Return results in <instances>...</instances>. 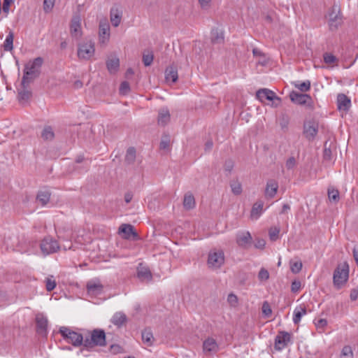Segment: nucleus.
I'll return each instance as SVG.
<instances>
[{
    "label": "nucleus",
    "mask_w": 358,
    "mask_h": 358,
    "mask_svg": "<svg viewBox=\"0 0 358 358\" xmlns=\"http://www.w3.org/2000/svg\"><path fill=\"white\" fill-rule=\"evenodd\" d=\"M230 187L234 194L240 195L242 193V185L238 180H231Z\"/></svg>",
    "instance_id": "36"
},
{
    "label": "nucleus",
    "mask_w": 358,
    "mask_h": 358,
    "mask_svg": "<svg viewBox=\"0 0 358 358\" xmlns=\"http://www.w3.org/2000/svg\"><path fill=\"white\" fill-rule=\"evenodd\" d=\"M178 69L174 65H171L166 69L165 79L167 82L176 83L178 80Z\"/></svg>",
    "instance_id": "23"
},
{
    "label": "nucleus",
    "mask_w": 358,
    "mask_h": 358,
    "mask_svg": "<svg viewBox=\"0 0 358 358\" xmlns=\"http://www.w3.org/2000/svg\"><path fill=\"white\" fill-rule=\"evenodd\" d=\"M59 333L68 343L71 344L73 346H84L85 334L83 335V334L73 331L67 327H61L59 329Z\"/></svg>",
    "instance_id": "3"
},
{
    "label": "nucleus",
    "mask_w": 358,
    "mask_h": 358,
    "mask_svg": "<svg viewBox=\"0 0 358 358\" xmlns=\"http://www.w3.org/2000/svg\"><path fill=\"white\" fill-rule=\"evenodd\" d=\"M106 67L110 73H115L120 67V60L117 57H111L106 61Z\"/></svg>",
    "instance_id": "24"
},
{
    "label": "nucleus",
    "mask_w": 358,
    "mask_h": 358,
    "mask_svg": "<svg viewBox=\"0 0 358 358\" xmlns=\"http://www.w3.org/2000/svg\"><path fill=\"white\" fill-rule=\"evenodd\" d=\"M234 167V162L231 159H227L224 163V170L227 173V176H229L232 171Z\"/></svg>",
    "instance_id": "41"
},
{
    "label": "nucleus",
    "mask_w": 358,
    "mask_h": 358,
    "mask_svg": "<svg viewBox=\"0 0 358 358\" xmlns=\"http://www.w3.org/2000/svg\"><path fill=\"white\" fill-rule=\"evenodd\" d=\"M302 268V263L301 261L295 262L292 263L291 262V271L294 273H298L301 271Z\"/></svg>",
    "instance_id": "48"
},
{
    "label": "nucleus",
    "mask_w": 358,
    "mask_h": 358,
    "mask_svg": "<svg viewBox=\"0 0 358 358\" xmlns=\"http://www.w3.org/2000/svg\"><path fill=\"white\" fill-rule=\"evenodd\" d=\"M328 196L330 201L338 202L339 200V192L337 189H329Z\"/></svg>",
    "instance_id": "43"
},
{
    "label": "nucleus",
    "mask_w": 358,
    "mask_h": 358,
    "mask_svg": "<svg viewBox=\"0 0 358 358\" xmlns=\"http://www.w3.org/2000/svg\"><path fill=\"white\" fill-rule=\"evenodd\" d=\"M264 202L262 201H257L255 202L252 208L250 217L252 219L257 220L261 215L263 210Z\"/></svg>",
    "instance_id": "27"
},
{
    "label": "nucleus",
    "mask_w": 358,
    "mask_h": 358,
    "mask_svg": "<svg viewBox=\"0 0 358 358\" xmlns=\"http://www.w3.org/2000/svg\"><path fill=\"white\" fill-rule=\"evenodd\" d=\"M36 324L37 334L41 336H46L48 324L47 317L42 314H38L36 317Z\"/></svg>",
    "instance_id": "14"
},
{
    "label": "nucleus",
    "mask_w": 358,
    "mask_h": 358,
    "mask_svg": "<svg viewBox=\"0 0 358 358\" xmlns=\"http://www.w3.org/2000/svg\"><path fill=\"white\" fill-rule=\"evenodd\" d=\"M303 134L309 141L313 140L317 134V127L313 122H308L303 125Z\"/></svg>",
    "instance_id": "17"
},
{
    "label": "nucleus",
    "mask_w": 358,
    "mask_h": 358,
    "mask_svg": "<svg viewBox=\"0 0 358 358\" xmlns=\"http://www.w3.org/2000/svg\"><path fill=\"white\" fill-rule=\"evenodd\" d=\"M224 262V255L222 250L210 251L208 254V264L213 268H220Z\"/></svg>",
    "instance_id": "8"
},
{
    "label": "nucleus",
    "mask_w": 358,
    "mask_h": 358,
    "mask_svg": "<svg viewBox=\"0 0 358 358\" xmlns=\"http://www.w3.org/2000/svg\"><path fill=\"white\" fill-rule=\"evenodd\" d=\"M55 0H44L43 1V10L45 13L50 12L54 5H55Z\"/></svg>",
    "instance_id": "47"
},
{
    "label": "nucleus",
    "mask_w": 358,
    "mask_h": 358,
    "mask_svg": "<svg viewBox=\"0 0 358 358\" xmlns=\"http://www.w3.org/2000/svg\"><path fill=\"white\" fill-rule=\"evenodd\" d=\"M307 313V310L305 306H299L296 307L294 310L293 322L295 324H297L301 321L303 315Z\"/></svg>",
    "instance_id": "29"
},
{
    "label": "nucleus",
    "mask_w": 358,
    "mask_h": 358,
    "mask_svg": "<svg viewBox=\"0 0 358 358\" xmlns=\"http://www.w3.org/2000/svg\"><path fill=\"white\" fill-rule=\"evenodd\" d=\"M256 97L262 103H266V101H280V99L276 96L274 92L266 88L257 90L256 92Z\"/></svg>",
    "instance_id": "9"
},
{
    "label": "nucleus",
    "mask_w": 358,
    "mask_h": 358,
    "mask_svg": "<svg viewBox=\"0 0 358 358\" xmlns=\"http://www.w3.org/2000/svg\"><path fill=\"white\" fill-rule=\"evenodd\" d=\"M94 43L88 41L78 45L77 55L79 59L88 60L94 55Z\"/></svg>",
    "instance_id": "6"
},
{
    "label": "nucleus",
    "mask_w": 358,
    "mask_h": 358,
    "mask_svg": "<svg viewBox=\"0 0 358 358\" xmlns=\"http://www.w3.org/2000/svg\"><path fill=\"white\" fill-rule=\"evenodd\" d=\"M324 61L327 64H333L336 61V57L332 54L324 53Z\"/></svg>",
    "instance_id": "53"
},
{
    "label": "nucleus",
    "mask_w": 358,
    "mask_h": 358,
    "mask_svg": "<svg viewBox=\"0 0 358 358\" xmlns=\"http://www.w3.org/2000/svg\"><path fill=\"white\" fill-rule=\"evenodd\" d=\"M262 309L263 314L266 317H269L271 315V313H272V310H271V306H270L269 303L267 301H264L263 303Z\"/></svg>",
    "instance_id": "50"
},
{
    "label": "nucleus",
    "mask_w": 358,
    "mask_h": 358,
    "mask_svg": "<svg viewBox=\"0 0 358 358\" xmlns=\"http://www.w3.org/2000/svg\"><path fill=\"white\" fill-rule=\"evenodd\" d=\"M291 335L286 331H280L275 338V349L276 350H282L290 341Z\"/></svg>",
    "instance_id": "12"
},
{
    "label": "nucleus",
    "mask_w": 358,
    "mask_h": 358,
    "mask_svg": "<svg viewBox=\"0 0 358 358\" xmlns=\"http://www.w3.org/2000/svg\"><path fill=\"white\" fill-rule=\"evenodd\" d=\"M70 33L71 36L76 39H79L82 36L81 19L78 15H74L71 19L70 24Z\"/></svg>",
    "instance_id": "11"
},
{
    "label": "nucleus",
    "mask_w": 358,
    "mask_h": 358,
    "mask_svg": "<svg viewBox=\"0 0 358 358\" xmlns=\"http://www.w3.org/2000/svg\"><path fill=\"white\" fill-rule=\"evenodd\" d=\"M142 340L144 343H146L148 346L152 345V341L154 339L152 333L149 329H145L142 331Z\"/></svg>",
    "instance_id": "37"
},
{
    "label": "nucleus",
    "mask_w": 358,
    "mask_h": 358,
    "mask_svg": "<svg viewBox=\"0 0 358 358\" xmlns=\"http://www.w3.org/2000/svg\"><path fill=\"white\" fill-rule=\"evenodd\" d=\"M40 248L44 255H48L57 252L59 249V243L52 237H45L41 244Z\"/></svg>",
    "instance_id": "7"
},
{
    "label": "nucleus",
    "mask_w": 358,
    "mask_h": 358,
    "mask_svg": "<svg viewBox=\"0 0 358 358\" xmlns=\"http://www.w3.org/2000/svg\"><path fill=\"white\" fill-rule=\"evenodd\" d=\"M56 281L52 275L45 279V287L48 292L53 290L56 287Z\"/></svg>",
    "instance_id": "40"
},
{
    "label": "nucleus",
    "mask_w": 358,
    "mask_h": 358,
    "mask_svg": "<svg viewBox=\"0 0 358 358\" xmlns=\"http://www.w3.org/2000/svg\"><path fill=\"white\" fill-rule=\"evenodd\" d=\"M119 233L124 234L125 238H129L131 235L137 236V234L134 230V227L129 224H121L119 228Z\"/></svg>",
    "instance_id": "28"
},
{
    "label": "nucleus",
    "mask_w": 358,
    "mask_h": 358,
    "mask_svg": "<svg viewBox=\"0 0 358 358\" xmlns=\"http://www.w3.org/2000/svg\"><path fill=\"white\" fill-rule=\"evenodd\" d=\"M354 354L351 346L345 345L341 352V358H353Z\"/></svg>",
    "instance_id": "39"
},
{
    "label": "nucleus",
    "mask_w": 358,
    "mask_h": 358,
    "mask_svg": "<svg viewBox=\"0 0 358 358\" xmlns=\"http://www.w3.org/2000/svg\"><path fill=\"white\" fill-rule=\"evenodd\" d=\"M210 41L214 45L222 44L224 41V31L219 28H213L210 31Z\"/></svg>",
    "instance_id": "19"
},
{
    "label": "nucleus",
    "mask_w": 358,
    "mask_h": 358,
    "mask_svg": "<svg viewBox=\"0 0 358 358\" xmlns=\"http://www.w3.org/2000/svg\"><path fill=\"white\" fill-rule=\"evenodd\" d=\"M126 315L121 312L116 313L111 319L112 323L117 327L122 326L126 322Z\"/></svg>",
    "instance_id": "32"
},
{
    "label": "nucleus",
    "mask_w": 358,
    "mask_h": 358,
    "mask_svg": "<svg viewBox=\"0 0 358 358\" xmlns=\"http://www.w3.org/2000/svg\"><path fill=\"white\" fill-rule=\"evenodd\" d=\"M183 206L187 210H190L195 207V199L192 193L187 192L185 194Z\"/></svg>",
    "instance_id": "31"
},
{
    "label": "nucleus",
    "mask_w": 358,
    "mask_h": 358,
    "mask_svg": "<svg viewBox=\"0 0 358 358\" xmlns=\"http://www.w3.org/2000/svg\"><path fill=\"white\" fill-rule=\"evenodd\" d=\"M43 63V59L38 57L25 64L21 82L22 85L30 83L34 79L39 76Z\"/></svg>",
    "instance_id": "1"
},
{
    "label": "nucleus",
    "mask_w": 358,
    "mask_h": 358,
    "mask_svg": "<svg viewBox=\"0 0 358 358\" xmlns=\"http://www.w3.org/2000/svg\"><path fill=\"white\" fill-rule=\"evenodd\" d=\"M337 106L339 110L348 112L351 106V100L344 94H338L337 96Z\"/></svg>",
    "instance_id": "15"
},
{
    "label": "nucleus",
    "mask_w": 358,
    "mask_h": 358,
    "mask_svg": "<svg viewBox=\"0 0 358 358\" xmlns=\"http://www.w3.org/2000/svg\"><path fill=\"white\" fill-rule=\"evenodd\" d=\"M252 238L249 231H240L236 234V242L242 248H248L252 243Z\"/></svg>",
    "instance_id": "13"
},
{
    "label": "nucleus",
    "mask_w": 358,
    "mask_h": 358,
    "mask_svg": "<svg viewBox=\"0 0 358 358\" xmlns=\"http://www.w3.org/2000/svg\"><path fill=\"white\" fill-rule=\"evenodd\" d=\"M14 1L15 0H3L1 9L5 17L8 16L10 11V6L14 3Z\"/></svg>",
    "instance_id": "44"
},
{
    "label": "nucleus",
    "mask_w": 358,
    "mask_h": 358,
    "mask_svg": "<svg viewBox=\"0 0 358 358\" xmlns=\"http://www.w3.org/2000/svg\"><path fill=\"white\" fill-rule=\"evenodd\" d=\"M13 32L10 31L3 44V50L5 51H11L13 49Z\"/></svg>",
    "instance_id": "35"
},
{
    "label": "nucleus",
    "mask_w": 358,
    "mask_h": 358,
    "mask_svg": "<svg viewBox=\"0 0 358 358\" xmlns=\"http://www.w3.org/2000/svg\"><path fill=\"white\" fill-rule=\"evenodd\" d=\"M137 277L141 281L150 282L152 280V275L150 269L142 266L141 264L137 268Z\"/></svg>",
    "instance_id": "22"
},
{
    "label": "nucleus",
    "mask_w": 358,
    "mask_h": 358,
    "mask_svg": "<svg viewBox=\"0 0 358 358\" xmlns=\"http://www.w3.org/2000/svg\"><path fill=\"white\" fill-rule=\"evenodd\" d=\"M203 348L205 352H215L218 350V345L214 338H208L204 341L203 343Z\"/></svg>",
    "instance_id": "25"
},
{
    "label": "nucleus",
    "mask_w": 358,
    "mask_h": 358,
    "mask_svg": "<svg viewBox=\"0 0 358 358\" xmlns=\"http://www.w3.org/2000/svg\"><path fill=\"white\" fill-rule=\"evenodd\" d=\"M278 189V183L273 179H270L266 182L265 194L268 198H273Z\"/></svg>",
    "instance_id": "20"
},
{
    "label": "nucleus",
    "mask_w": 358,
    "mask_h": 358,
    "mask_svg": "<svg viewBox=\"0 0 358 358\" xmlns=\"http://www.w3.org/2000/svg\"><path fill=\"white\" fill-rule=\"evenodd\" d=\"M170 145V141L168 136L163 138L160 142V148L163 150L168 149Z\"/></svg>",
    "instance_id": "56"
},
{
    "label": "nucleus",
    "mask_w": 358,
    "mask_h": 358,
    "mask_svg": "<svg viewBox=\"0 0 358 358\" xmlns=\"http://www.w3.org/2000/svg\"><path fill=\"white\" fill-rule=\"evenodd\" d=\"M153 59L154 56L152 53L143 54V62L145 66H150L153 62Z\"/></svg>",
    "instance_id": "46"
},
{
    "label": "nucleus",
    "mask_w": 358,
    "mask_h": 358,
    "mask_svg": "<svg viewBox=\"0 0 358 358\" xmlns=\"http://www.w3.org/2000/svg\"><path fill=\"white\" fill-rule=\"evenodd\" d=\"M291 101L299 105H306L311 106L312 98L307 94H301L295 91H292L289 94Z\"/></svg>",
    "instance_id": "10"
},
{
    "label": "nucleus",
    "mask_w": 358,
    "mask_h": 358,
    "mask_svg": "<svg viewBox=\"0 0 358 358\" xmlns=\"http://www.w3.org/2000/svg\"><path fill=\"white\" fill-rule=\"evenodd\" d=\"M86 287L87 292L94 295L100 294L103 289V286L99 280H90L87 283Z\"/></svg>",
    "instance_id": "16"
},
{
    "label": "nucleus",
    "mask_w": 358,
    "mask_h": 358,
    "mask_svg": "<svg viewBox=\"0 0 358 358\" xmlns=\"http://www.w3.org/2000/svg\"><path fill=\"white\" fill-rule=\"evenodd\" d=\"M289 117L285 114H282L280 118V126L281 127V128L282 129L287 128V125L289 124Z\"/></svg>",
    "instance_id": "52"
},
{
    "label": "nucleus",
    "mask_w": 358,
    "mask_h": 358,
    "mask_svg": "<svg viewBox=\"0 0 358 358\" xmlns=\"http://www.w3.org/2000/svg\"><path fill=\"white\" fill-rule=\"evenodd\" d=\"M211 0H199L202 8H207L209 6Z\"/></svg>",
    "instance_id": "62"
},
{
    "label": "nucleus",
    "mask_w": 358,
    "mask_h": 358,
    "mask_svg": "<svg viewBox=\"0 0 358 358\" xmlns=\"http://www.w3.org/2000/svg\"><path fill=\"white\" fill-rule=\"evenodd\" d=\"M133 198V194L131 192H127L124 194V201L127 203H129Z\"/></svg>",
    "instance_id": "64"
},
{
    "label": "nucleus",
    "mask_w": 358,
    "mask_h": 358,
    "mask_svg": "<svg viewBox=\"0 0 358 358\" xmlns=\"http://www.w3.org/2000/svg\"><path fill=\"white\" fill-rule=\"evenodd\" d=\"M349 278V265L347 262H343L337 266L334 272L333 280L334 285L341 288L348 280Z\"/></svg>",
    "instance_id": "5"
},
{
    "label": "nucleus",
    "mask_w": 358,
    "mask_h": 358,
    "mask_svg": "<svg viewBox=\"0 0 358 358\" xmlns=\"http://www.w3.org/2000/svg\"><path fill=\"white\" fill-rule=\"evenodd\" d=\"M294 86L302 92H306L310 88V82L309 80H306L299 84L295 83Z\"/></svg>",
    "instance_id": "42"
},
{
    "label": "nucleus",
    "mask_w": 358,
    "mask_h": 358,
    "mask_svg": "<svg viewBox=\"0 0 358 358\" xmlns=\"http://www.w3.org/2000/svg\"><path fill=\"white\" fill-rule=\"evenodd\" d=\"M258 278L260 280H266L269 278L268 271L265 268H261L259 272Z\"/></svg>",
    "instance_id": "55"
},
{
    "label": "nucleus",
    "mask_w": 358,
    "mask_h": 358,
    "mask_svg": "<svg viewBox=\"0 0 358 358\" xmlns=\"http://www.w3.org/2000/svg\"><path fill=\"white\" fill-rule=\"evenodd\" d=\"M331 150L330 148H327V142L324 143V149L323 152V158L324 160L329 161L331 159Z\"/></svg>",
    "instance_id": "49"
},
{
    "label": "nucleus",
    "mask_w": 358,
    "mask_h": 358,
    "mask_svg": "<svg viewBox=\"0 0 358 358\" xmlns=\"http://www.w3.org/2000/svg\"><path fill=\"white\" fill-rule=\"evenodd\" d=\"M130 90L129 84L127 81H124L120 84V93L121 94H127Z\"/></svg>",
    "instance_id": "51"
},
{
    "label": "nucleus",
    "mask_w": 358,
    "mask_h": 358,
    "mask_svg": "<svg viewBox=\"0 0 358 358\" xmlns=\"http://www.w3.org/2000/svg\"><path fill=\"white\" fill-rule=\"evenodd\" d=\"M350 299L352 301H355L358 298V289L354 288L351 289L350 294Z\"/></svg>",
    "instance_id": "61"
},
{
    "label": "nucleus",
    "mask_w": 358,
    "mask_h": 358,
    "mask_svg": "<svg viewBox=\"0 0 358 358\" xmlns=\"http://www.w3.org/2000/svg\"><path fill=\"white\" fill-rule=\"evenodd\" d=\"M41 136L44 140L51 141L54 138L55 134L50 127H45L43 130Z\"/></svg>",
    "instance_id": "38"
},
{
    "label": "nucleus",
    "mask_w": 358,
    "mask_h": 358,
    "mask_svg": "<svg viewBox=\"0 0 358 358\" xmlns=\"http://www.w3.org/2000/svg\"><path fill=\"white\" fill-rule=\"evenodd\" d=\"M110 16L112 25L117 27L121 22L122 11L117 6H115L110 9Z\"/></svg>",
    "instance_id": "18"
},
{
    "label": "nucleus",
    "mask_w": 358,
    "mask_h": 358,
    "mask_svg": "<svg viewBox=\"0 0 358 358\" xmlns=\"http://www.w3.org/2000/svg\"><path fill=\"white\" fill-rule=\"evenodd\" d=\"M106 345V333L103 329H94L92 331H87V334H85L84 347L87 349Z\"/></svg>",
    "instance_id": "2"
},
{
    "label": "nucleus",
    "mask_w": 358,
    "mask_h": 358,
    "mask_svg": "<svg viewBox=\"0 0 358 358\" xmlns=\"http://www.w3.org/2000/svg\"><path fill=\"white\" fill-rule=\"evenodd\" d=\"M51 193L48 190H41L37 194L36 199L42 206L46 205L50 199Z\"/></svg>",
    "instance_id": "33"
},
{
    "label": "nucleus",
    "mask_w": 358,
    "mask_h": 358,
    "mask_svg": "<svg viewBox=\"0 0 358 358\" xmlns=\"http://www.w3.org/2000/svg\"><path fill=\"white\" fill-rule=\"evenodd\" d=\"M280 229L278 227H273L269 229V237L271 241H275L278 238Z\"/></svg>",
    "instance_id": "45"
},
{
    "label": "nucleus",
    "mask_w": 358,
    "mask_h": 358,
    "mask_svg": "<svg viewBox=\"0 0 358 358\" xmlns=\"http://www.w3.org/2000/svg\"><path fill=\"white\" fill-rule=\"evenodd\" d=\"M109 25L106 23H101L99 27V42L105 44L109 40Z\"/></svg>",
    "instance_id": "21"
},
{
    "label": "nucleus",
    "mask_w": 358,
    "mask_h": 358,
    "mask_svg": "<svg viewBox=\"0 0 358 358\" xmlns=\"http://www.w3.org/2000/svg\"><path fill=\"white\" fill-rule=\"evenodd\" d=\"M29 83L22 85V90L18 92V99L20 101H27L31 96V92L27 89Z\"/></svg>",
    "instance_id": "34"
},
{
    "label": "nucleus",
    "mask_w": 358,
    "mask_h": 358,
    "mask_svg": "<svg viewBox=\"0 0 358 358\" xmlns=\"http://www.w3.org/2000/svg\"><path fill=\"white\" fill-rule=\"evenodd\" d=\"M266 242L262 238H257L255 241V246L256 248L263 249L265 246Z\"/></svg>",
    "instance_id": "59"
},
{
    "label": "nucleus",
    "mask_w": 358,
    "mask_h": 358,
    "mask_svg": "<svg viewBox=\"0 0 358 358\" xmlns=\"http://www.w3.org/2000/svg\"><path fill=\"white\" fill-rule=\"evenodd\" d=\"M317 328H323L327 324V321L326 319H320L316 322H315Z\"/></svg>",
    "instance_id": "60"
},
{
    "label": "nucleus",
    "mask_w": 358,
    "mask_h": 358,
    "mask_svg": "<svg viewBox=\"0 0 358 358\" xmlns=\"http://www.w3.org/2000/svg\"><path fill=\"white\" fill-rule=\"evenodd\" d=\"M227 301L231 306H236L238 303V297L234 294H229L227 297Z\"/></svg>",
    "instance_id": "54"
},
{
    "label": "nucleus",
    "mask_w": 358,
    "mask_h": 358,
    "mask_svg": "<svg viewBox=\"0 0 358 358\" xmlns=\"http://www.w3.org/2000/svg\"><path fill=\"white\" fill-rule=\"evenodd\" d=\"M286 167L287 169H293L296 165V159L294 157H289L286 162Z\"/></svg>",
    "instance_id": "58"
},
{
    "label": "nucleus",
    "mask_w": 358,
    "mask_h": 358,
    "mask_svg": "<svg viewBox=\"0 0 358 358\" xmlns=\"http://www.w3.org/2000/svg\"><path fill=\"white\" fill-rule=\"evenodd\" d=\"M328 20L329 30L336 31L343 22V15L341 8L338 5H334L328 11L326 15Z\"/></svg>",
    "instance_id": "4"
},
{
    "label": "nucleus",
    "mask_w": 358,
    "mask_h": 358,
    "mask_svg": "<svg viewBox=\"0 0 358 358\" xmlns=\"http://www.w3.org/2000/svg\"><path fill=\"white\" fill-rule=\"evenodd\" d=\"M301 282L299 280H294L292 282L291 290L292 292H297L301 288Z\"/></svg>",
    "instance_id": "57"
},
{
    "label": "nucleus",
    "mask_w": 358,
    "mask_h": 358,
    "mask_svg": "<svg viewBox=\"0 0 358 358\" xmlns=\"http://www.w3.org/2000/svg\"><path fill=\"white\" fill-rule=\"evenodd\" d=\"M170 121V113L167 108H162L159 110L157 123L160 126H165Z\"/></svg>",
    "instance_id": "26"
},
{
    "label": "nucleus",
    "mask_w": 358,
    "mask_h": 358,
    "mask_svg": "<svg viewBox=\"0 0 358 358\" xmlns=\"http://www.w3.org/2000/svg\"><path fill=\"white\" fill-rule=\"evenodd\" d=\"M136 158V151L134 147H129L126 152L124 162L127 165L133 164Z\"/></svg>",
    "instance_id": "30"
},
{
    "label": "nucleus",
    "mask_w": 358,
    "mask_h": 358,
    "mask_svg": "<svg viewBox=\"0 0 358 358\" xmlns=\"http://www.w3.org/2000/svg\"><path fill=\"white\" fill-rule=\"evenodd\" d=\"M353 257L356 262V264H358V246H355L352 250Z\"/></svg>",
    "instance_id": "63"
}]
</instances>
